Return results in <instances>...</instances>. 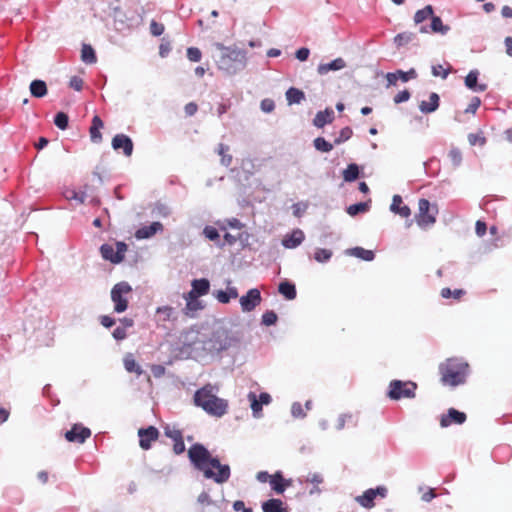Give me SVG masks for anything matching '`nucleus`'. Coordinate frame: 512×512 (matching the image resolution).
<instances>
[{"label": "nucleus", "instance_id": "obj_19", "mask_svg": "<svg viewBox=\"0 0 512 512\" xmlns=\"http://www.w3.org/2000/svg\"><path fill=\"white\" fill-rule=\"evenodd\" d=\"M192 289L188 292L190 298L204 296L209 292L210 283L207 279H195L191 283Z\"/></svg>", "mask_w": 512, "mask_h": 512}, {"label": "nucleus", "instance_id": "obj_17", "mask_svg": "<svg viewBox=\"0 0 512 512\" xmlns=\"http://www.w3.org/2000/svg\"><path fill=\"white\" fill-rule=\"evenodd\" d=\"M450 30L449 26L444 25L441 18L433 15L431 18L430 26H420L419 31L421 33H439L441 35H445Z\"/></svg>", "mask_w": 512, "mask_h": 512}, {"label": "nucleus", "instance_id": "obj_61", "mask_svg": "<svg viewBox=\"0 0 512 512\" xmlns=\"http://www.w3.org/2000/svg\"><path fill=\"white\" fill-rule=\"evenodd\" d=\"M261 110L265 113H270L274 110V102L270 99H264L261 101Z\"/></svg>", "mask_w": 512, "mask_h": 512}, {"label": "nucleus", "instance_id": "obj_39", "mask_svg": "<svg viewBox=\"0 0 512 512\" xmlns=\"http://www.w3.org/2000/svg\"><path fill=\"white\" fill-rule=\"evenodd\" d=\"M332 255H333V253L329 249L316 248L314 251L313 257H314L315 261H317L318 263L324 264V263H327L331 259Z\"/></svg>", "mask_w": 512, "mask_h": 512}, {"label": "nucleus", "instance_id": "obj_60", "mask_svg": "<svg viewBox=\"0 0 512 512\" xmlns=\"http://www.w3.org/2000/svg\"><path fill=\"white\" fill-rule=\"evenodd\" d=\"M306 481L314 485H319L323 482V477L320 473H309Z\"/></svg>", "mask_w": 512, "mask_h": 512}, {"label": "nucleus", "instance_id": "obj_59", "mask_svg": "<svg viewBox=\"0 0 512 512\" xmlns=\"http://www.w3.org/2000/svg\"><path fill=\"white\" fill-rule=\"evenodd\" d=\"M310 50L306 47L300 48L295 52V57L301 61L304 62L309 58Z\"/></svg>", "mask_w": 512, "mask_h": 512}, {"label": "nucleus", "instance_id": "obj_50", "mask_svg": "<svg viewBox=\"0 0 512 512\" xmlns=\"http://www.w3.org/2000/svg\"><path fill=\"white\" fill-rule=\"evenodd\" d=\"M229 148L223 144H220L218 147V153L222 156L221 162L225 166H229L232 161V157L230 155H227Z\"/></svg>", "mask_w": 512, "mask_h": 512}, {"label": "nucleus", "instance_id": "obj_54", "mask_svg": "<svg viewBox=\"0 0 512 512\" xmlns=\"http://www.w3.org/2000/svg\"><path fill=\"white\" fill-rule=\"evenodd\" d=\"M468 142L472 146H475V145L483 146L486 143V139L479 133H477V134L472 133V134L468 135Z\"/></svg>", "mask_w": 512, "mask_h": 512}, {"label": "nucleus", "instance_id": "obj_35", "mask_svg": "<svg viewBox=\"0 0 512 512\" xmlns=\"http://www.w3.org/2000/svg\"><path fill=\"white\" fill-rule=\"evenodd\" d=\"M248 401L250 402V408L255 418L261 417L262 404L258 400L257 395L254 392H249L247 395Z\"/></svg>", "mask_w": 512, "mask_h": 512}, {"label": "nucleus", "instance_id": "obj_41", "mask_svg": "<svg viewBox=\"0 0 512 512\" xmlns=\"http://www.w3.org/2000/svg\"><path fill=\"white\" fill-rule=\"evenodd\" d=\"M217 224L219 225V228L221 230H226L227 227H229L231 229L240 230L244 227V224L237 218L226 219L222 222H218Z\"/></svg>", "mask_w": 512, "mask_h": 512}, {"label": "nucleus", "instance_id": "obj_55", "mask_svg": "<svg viewBox=\"0 0 512 512\" xmlns=\"http://www.w3.org/2000/svg\"><path fill=\"white\" fill-rule=\"evenodd\" d=\"M463 294V291L462 290H459V289H456V290H451L449 288H443L441 290V296L443 298H450V297H453L455 299H459Z\"/></svg>", "mask_w": 512, "mask_h": 512}, {"label": "nucleus", "instance_id": "obj_29", "mask_svg": "<svg viewBox=\"0 0 512 512\" xmlns=\"http://www.w3.org/2000/svg\"><path fill=\"white\" fill-rule=\"evenodd\" d=\"M103 126V121L98 116H94L92 120V126L90 128V136L93 142L99 143L102 140L100 130L103 128Z\"/></svg>", "mask_w": 512, "mask_h": 512}, {"label": "nucleus", "instance_id": "obj_8", "mask_svg": "<svg viewBox=\"0 0 512 512\" xmlns=\"http://www.w3.org/2000/svg\"><path fill=\"white\" fill-rule=\"evenodd\" d=\"M418 206L419 212L416 216V222L422 229H427L436 222L437 208L431 206L426 199H420Z\"/></svg>", "mask_w": 512, "mask_h": 512}, {"label": "nucleus", "instance_id": "obj_56", "mask_svg": "<svg viewBox=\"0 0 512 512\" xmlns=\"http://www.w3.org/2000/svg\"><path fill=\"white\" fill-rule=\"evenodd\" d=\"M202 53L196 47H190L187 49V57L192 62H198L201 60Z\"/></svg>", "mask_w": 512, "mask_h": 512}, {"label": "nucleus", "instance_id": "obj_5", "mask_svg": "<svg viewBox=\"0 0 512 512\" xmlns=\"http://www.w3.org/2000/svg\"><path fill=\"white\" fill-rule=\"evenodd\" d=\"M194 402L206 413L215 417H222L228 408L227 401L216 396L215 387L212 385H206L196 391Z\"/></svg>", "mask_w": 512, "mask_h": 512}, {"label": "nucleus", "instance_id": "obj_4", "mask_svg": "<svg viewBox=\"0 0 512 512\" xmlns=\"http://www.w3.org/2000/svg\"><path fill=\"white\" fill-rule=\"evenodd\" d=\"M441 383L449 387H457L466 382L469 365L461 358H449L439 366Z\"/></svg>", "mask_w": 512, "mask_h": 512}, {"label": "nucleus", "instance_id": "obj_7", "mask_svg": "<svg viewBox=\"0 0 512 512\" xmlns=\"http://www.w3.org/2000/svg\"><path fill=\"white\" fill-rule=\"evenodd\" d=\"M417 385L410 381L393 380L389 384L388 396L393 400L414 398Z\"/></svg>", "mask_w": 512, "mask_h": 512}, {"label": "nucleus", "instance_id": "obj_58", "mask_svg": "<svg viewBox=\"0 0 512 512\" xmlns=\"http://www.w3.org/2000/svg\"><path fill=\"white\" fill-rule=\"evenodd\" d=\"M150 32L153 36H160L164 32L163 24L152 21L150 23Z\"/></svg>", "mask_w": 512, "mask_h": 512}, {"label": "nucleus", "instance_id": "obj_22", "mask_svg": "<svg viewBox=\"0 0 512 512\" xmlns=\"http://www.w3.org/2000/svg\"><path fill=\"white\" fill-rule=\"evenodd\" d=\"M478 70H471L465 77V85L474 92H483L487 89L486 84H478Z\"/></svg>", "mask_w": 512, "mask_h": 512}, {"label": "nucleus", "instance_id": "obj_21", "mask_svg": "<svg viewBox=\"0 0 512 512\" xmlns=\"http://www.w3.org/2000/svg\"><path fill=\"white\" fill-rule=\"evenodd\" d=\"M390 211L400 215L403 218H408L411 215L410 208L403 204V200L400 195L393 196L392 203L390 205Z\"/></svg>", "mask_w": 512, "mask_h": 512}, {"label": "nucleus", "instance_id": "obj_13", "mask_svg": "<svg viewBox=\"0 0 512 512\" xmlns=\"http://www.w3.org/2000/svg\"><path fill=\"white\" fill-rule=\"evenodd\" d=\"M112 147L114 150L123 149V153L128 157L131 156L133 152V142L124 134H117L113 137Z\"/></svg>", "mask_w": 512, "mask_h": 512}, {"label": "nucleus", "instance_id": "obj_34", "mask_svg": "<svg viewBox=\"0 0 512 512\" xmlns=\"http://www.w3.org/2000/svg\"><path fill=\"white\" fill-rule=\"evenodd\" d=\"M30 92L34 97H43L47 94V87L44 81L34 80L30 84Z\"/></svg>", "mask_w": 512, "mask_h": 512}, {"label": "nucleus", "instance_id": "obj_2", "mask_svg": "<svg viewBox=\"0 0 512 512\" xmlns=\"http://www.w3.org/2000/svg\"><path fill=\"white\" fill-rule=\"evenodd\" d=\"M188 456L195 468L201 471L205 478L212 479L218 484L226 482L230 477V467L223 465L217 458L200 444H194L188 450Z\"/></svg>", "mask_w": 512, "mask_h": 512}, {"label": "nucleus", "instance_id": "obj_46", "mask_svg": "<svg viewBox=\"0 0 512 512\" xmlns=\"http://www.w3.org/2000/svg\"><path fill=\"white\" fill-rule=\"evenodd\" d=\"M367 210H368V204H366V203H357V204L350 205L347 208V213L350 216H355V215H357L359 213L366 212Z\"/></svg>", "mask_w": 512, "mask_h": 512}, {"label": "nucleus", "instance_id": "obj_3", "mask_svg": "<svg viewBox=\"0 0 512 512\" xmlns=\"http://www.w3.org/2000/svg\"><path fill=\"white\" fill-rule=\"evenodd\" d=\"M214 47L219 52L216 58L217 68L227 75H235L247 66V53L235 45L225 46L215 43Z\"/></svg>", "mask_w": 512, "mask_h": 512}, {"label": "nucleus", "instance_id": "obj_20", "mask_svg": "<svg viewBox=\"0 0 512 512\" xmlns=\"http://www.w3.org/2000/svg\"><path fill=\"white\" fill-rule=\"evenodd\" d=\"M346 67V62L343 58L339 57L329 63H321L317 67L319 75H326L331 71H339Z\"/></svg>", "mask_w": 512, "mask_h": 512}, {"label": "nucleus", "instance_id": "obj_12", "mask_svg": "<svg viewBox=\"0 0 512 512\" xmlns=\"http://www.w3.org/2000/svg\"><path fill=\"white\" fill-rule=\"evenodd\" d=\"M466 421V415L454 408H450L446 414L440 417V426L446 428L451 424H463Z\"/></svg>", "mask_w": 512, "mask_h": 512}, {"label": "nucleus", "instance_id": "obj_28", "mask_svg": "<svg viewBox=\"0 0 512 512\" xmlns=\"http://www.w3.org/2000/svg\"><path fill=\"white\" fill-rule=\"evenodd\" d=\"M345 253L349 256H354V257L360 258L365 261H372L375 256L373 251L366 250L362 247H355V248L348 249V250H346Z\"/></svg>", "mask_w": 512, "mask_h": 512}, {"label": "nucleus", "instance_id": "obj_18", "mask_svg": "<svg viewBox=\"0 0 512 512\" xmlns=\"http://www.w3.org/2000/svg\"><path fill=\"white\" fill-rule=\"evenodd\" d=\"M158 430L150 426L147 429H139L138 436L140 438V447L147 450L151 446V442L158 437Z\"/></svg>", "mask_w": 512, "mask_h": 512}, {"label": "nucleus", "instance_id": "obj_33", "mask_svg": "<svg viewBox=\"0 0 512 512\" xmlns=\"http://www.w3.org/2000/svg\"><path fill=\"white\" fill-rule=\"evenodd\" d=\"M434 15L433 8L430 5L425 6L423 9L418 10L414 15V22L416 25L421 24L425 20L432 18Z\"/></svg>", "mask_w": 512, "mask_h": 512}, {"label": "nucleus", "instance_id": "obj_32", "mask_svg": "<svg viewBox=\"0 0 512 512\" xmlns=\"http://www.w3.org/2000/svg\"><path fill=\"white\" fill-rule=\"evenodd\" d=\"M81 60L87 64H94L97 61L96 54L91 45L83 44L81 49Z\"/></svg>", "mask_w": 512, "mask_h": 512}, {"label": "nucleus", "instance_id": "obj_49", "mask_svg": "<svg viewBox=\"0 0 512 512\" xmlns=\"http://www.w3.org/2000/svg\"><path fill=\"white\" fill-rule=\"evenodd\" d=\"M449 159L454 167H458L462 162L461 151L457 148H452L449 152Z\"/></svg>", "mask_w": 512, "mask_h": 512}, {"label": "nucleus", "instance_id": "obj_63", "mask_svg": "<svg viewBox=\"0 0 512 512\" xmlns=\"http://www.w3.org/2000/svg\"><path fill=\"white\" fill-rule=\"evenodd\" d=\"M409 98H410V93L407 90H404V91L399 92L394 97V102L397 103V104L398 103H402V102L407 101Z\"/></svg>", "mask_w": 512, "mask_h": 512}, {"label": "nucleus", "instance_id": "obj_14", "mask_svg": "<svg viewBox=\"0 0 512 512\" xmlns=\"http://www.w3.org/2000/svg\"><path fill=\"white\" fill-rule=\"evenodd\" d=\"M304 239V232L301 229H294L291 233L283 237L282 245L287 249H294L301 245Z\"/></svg>", "mask_w": 512, "mask_h": 512}, {"label": "nucleus", "instance_id": "obj_27", "mask_svg": "<svg viewBox=\"0 0 512 512\" xmlns=\"http://www.w3.org/2000/svg\"><path fill=\"white\" fill-rule=\"evenodd\" d=\"M123 364L124 368L129 373H136L138 376H140L143 373L142 368L140 365L136 362L133 355L131 353H128L123 358Z\"/></svg>", "mask_w": 512, "mask_h": 512}, {"label": "nucleus", "instance_id": "obj_62", "mask_svg": "<svg viewBox=\"0 0 512 512\" xmlns=\"http://www.w3.org/2000/svg\"><path fill=\"white\" fill-rule=\"evenodd\" d=\"M481 104V101L478 97H474L472 98L470 104L468 105V107L466 108L465 112L466 113H475L476 110L478 109V107L480 106Z\"/></svg>", "mask_w": 512, "mask_h": 512}, {"label": "nucleus", "instance_id": "obj_31", "mask_svg": "<svg viewBox=\"0 0 512 512\" xmlns=\"http://www.w3.org/2000/svg\"><path fill=\"white\" fill-rule=\"evenodd\" d=\"M263 512H287L280 499H270L262 504Z\"/></svg>", "mask_w": 512, "mask_h": 512}, {"label": "nucleus", "instance_id": "obj_38", "mask_svg": "<svg viewBox=\"0 0 512 512\" xmlns=\"http://www.w3.org/2000/svg\"><path fill=\"white\" fill-rule=\"evenodd\" d=\"M63 195L67 200H75L81 204L84 203L87 198V194L85 191L78 192L74 189H66Z\"/></svg>", "mask_w": 512, "mask_h": 512}, {"label": "nucleus", "instance_id": "obj_1", "mask_svg": "<svg viewBox=\"0 0 512 512\" xmlns=\"http://www.w3.org/2000/svg\"><path fill=\"white\" fill-rule=\"evenodd\" d=\"M182 343L195 358L218 355L238 343V339L224 327H217L211 333L190 329L182 336Z\"/></svg>", "mask_w": 512, "mask_h": 512}, {"label": "nucleus", "instance_id": "obj_40", "mask_svg": "<svg viewBox=\"0 0 512 512\" xmlns=\"http://www.w3.org/2000/svg\"><path fill=\"white\" fill-rule=\"evenodd\" d=\"M359 168L356 164H349L343 171V178L346 182H352L358 178Z\"/></svg>", "mask_w": 512, "mask_h": 512}, {"label": "nucleus", "instance_id": "obj_9", "mask_svg": "<svg viewBox=\"0 0 512 512\" xmlns=\"http://www.w3.org/2000/svg\"><path fill=\"white\" fill-rule=\"evenodd\" d=\"M126 251L127 245L123 242H117L114 245L103 244L100 248L102 257L114 264L123 261Z\"/></svg>", "mask_w": 512, "mask_h": 512}, {"label": "nucleus", "instance_id": "obj_16", "mask_svg": "<svg viewBox=\"0 0 512 512\" xmlns=\"http://www.w3.org/2000/svg\"><path fill=\"white\" fill-rule=\"evenodd\" d=\"M162 231H163L162 223L156 221V222L151 223L150 225L143 226V227L139 228L135 233V237L138 240L149 239V238L153 237L155 234L160 233Z\"/></svg>", "mask_w": 512, "mask_h": 512}, {"label": "nucleus", "instance_id": "obj_53", "mask_svg": "<svg viewBox=\"0 0 512 512\" xmlns=\"http://www.w3.org/2000/svg\"><path fill=\"white\" fill-rule=\"evenodd\" d=\"M450 72L449 68H444L442 65H435L432 67V74L435 77H441L442 79H446Z\"/></svg>", "mask_w": 512, "mask_h": 512}, {"label": "nucleus", "instance_id": "obj_23", "mask_svg": "<svg viewBox=\"0 0 512 512\" xmlns=\"http://www.w3.org/2000/svg\"><path fill=\"white\" fill-rule=\"evenodd\" d=\"M334 120V111L331 108H326L319 111L313 120V124L317 128H323L326 124H330Z\"/></svg>", "mask_w": 512, "mask_h": 512}, {"label": "nucleus", "instance_id": "obj_47", "mask_svg": "<svg viewBox=\"0 0 512 512\" xmlns=\"http://www.w3.org/2000/svg\"><path fill=\"white\" fill-rule=\"evenodd\" d=\"M352 129L349 127H344L341 129L339 136L335 138L334 144L339 145L347 140H349L352 136Z\"/></svg>", "mask_w": 512, "mask_h": 512}, {"label": "nucleus", "instance_id": "obj_37", "mask_svg": "<svg viewBox=\"0 0 512 512\" xmlns=\"http://www.w3.org/2000/svg\"><path fill=\"white\" fill-rule=\"evenodd\" d=\"M279 292L288 300H293L296 297L295 285L288 281H284L279 284Z\"/></svg>", "mask_w": 512, "mask_h": 512}, {"label": "nucleus", "instance_id": "obj_11", "mask_svg": "<svg viewBox=\"0 0 512 512\" xmlns=\"http://www.w3.org/2000/svg\"><path fill=\"white\" fill-rule=\"evenodd\" d=\"M91 435L90 429L82 425L75 424L71 430L65 433V438L69 442L84 443Z\"/></svg>", "mask_w": 512, "mask_h": 512}, {"label": "nucleus", "instance_id": "obj_43", "mask_svg": "<svg viewBox=\"0 0 512 512\" xmlns=\"http://www.w3.org/2000/svg\"><path fill=\"white\" fill-rule=\"evenodd\" d=\"M156 313L158 314L160 321H169L173 317L174 308L171 306L158 307Z\"/></svg>", "mask_w": 512, "mask_h": 512}, {"label": "nucleus", "instance_id": "obj_15", "mask_svg": "<svg viewBox=\"0 0 512 512\" xmlns=\"http://www.w3.org/2000/svg\"><path fill=\"white\" fill-rule=\"evenodd\" d=\"M417 77V73L415 69H410L407 72H404L402 70H398L394 73H387L386 74V80H387V86L396 85L397 81L400 79L402 82H407L411 79H415Z\"/></svg>", "mask_w": 512, "mask_h": 512}, {"label": "nucleus", "instance_id": "obj_26", "mask_svg": "<svg viewBox=\"0 0 512 512\" xmlns=\"http://www.w3.org/2000/svg\"><path fill=\"white\" fill-rule=\"evenodd\" d=\"M439 107V96L437 93H431L428 101H421L419 104V110L422 113H432Z\"/></svg>", "mask_w": 512, "mask_h": 512}, {"label": "nucleus", "instance_id": "obj_25", "mask_svg": "<svg viewBox=\"0 0 512 512\" xmlns=\"http://www.w3.org/2000/svg\"><path fill=\"white\" fill-rule=\"evenodd\" d=\"M214 296L220 303L227 304L231 299H236L238 297V290L234 286H228L225 291H216Z\"/></svg>", "mask_w": 512, "mask_h": 512}, {"label": "nucleus", "instance_id": "obj_36", "mask_svg": "<svg viewBox=\"0 0 512 512\" xmlns=\"http://www.w3.org/2000/svg\"><path fill=\"white\" fill-rule=\"evenodd\" d=\"M304 97V93L297 88L291 87L286 91V99L289 105L299 104L304 99Z\"/></svg>", "mask_w": 512, "mask_h": 512}, {"label": "nucleus", "instance_id": "obj_57", "mask_svg": "<svg viewBox=\"0 0 512 512\" xmlns=\"http://www.w3.org/2000/svg\"><path fill=\"white\" fill-rule=\"evenodd\" d=\"M277 321V315L273 311H267L262 316V323L266 326L275 324Z\"/></svg>", "mask_w": 512, "mask_h": 512}, {"label": "nucleus", "instance_id": "obj_42", "mask_svg": "<svg viewBox=\"0 0 512 512\" xmlns=\"http://www.w3.org/2000/svg\"><path fill=\"white\" fill-rule=\"evenodd\" d=\"M313 143H314L315 149L320 152L328 153V152L332 151V149H333V144L326 141L323 137L315 138Z\"/></svg>", "mask_w": 512, "mask_h": 512}, {"label": "nucleus", "instance_id": "obj_24", "mask_svg": "<svg viewBox=\"0 0 512 512\" xmlns=\"http://www.w3.org/2000/svg\"><path fill=\"white\" fill-rule=\"evenodd\" d=\"M270 485L276 493L282 494L286 487L291 485V480H285L281 473L277 472L271 476Z\"/></svg>", "mask_w": 512, "mask_h": 512}, {"label": "nucleus", "instance_id": "obj_52", "mask_svg": "<svg viewBox=\"0 0 512 512\" xmlns=\"http://www.w3.org/2000/svg\"><path fill=\"white\" fill-rule=\"evenodd\" d=\"M203 234L207 239H209L211 241H217V240H219V237H220L217 229L212 226H206L203 229Z\"/></svg>", "mask_w": 512, "mask_h": 512}, {"label": "nucleus", "instance_id": "obj_51", "mask_svg": "<svg viewBox=\"0 0 512 512\" xmlns=\"http://www.w3.org/2000/svg\"><path fill=\"white\" fill-rule=\"evenodd\" d=\"M291 414L294 418H304L306 416L304 408L299 402H294L291 405Z\"/></svg>", "mask_w": 512, "mask_h": 512}, {"label": "nucleus", "instance_id": "obj_10", "mask_svg": "<svg viewBox=\"0 0 512 512\" xmlns=\"http://www.w3.org/2000/svg\"><path fill=\"white\" fill-rule=\"evenodd\" d=\"M239 302L243 312L254 310L261 303L260 291L256 288L250 289L246 295L240 297Z\"/></svg>", "mask_w": 512, "mask_h": 512}, {"label": "nucleus", "instance_id": "obj_45", "mask_svg": "<svg viewBox=\"0 0 512 512\" xmlns=\"http://www.w3.org/2000/svg\"><path fill=\"white\" fill-rule=\"evenodd\" d=\"M414 38L413 33L404 32L395 36L394 42L397 46H403L411 42Z\"/></svg>", "mask_w": 512, "mask_h": 512}, {"label": "nucleus", "instance_id": "obj_6", "mask_svg": "<svg viewBox=\"0 0 512 512\" xmlns=\"http://www.w3.org/2000/svg\"><path fill=\"white\" fill-rule=\"evenodd\" d=\"M132 292V287L128 282L122 281L114 285L111 290V300L114 303V311L124 312L128 307V300Z\"/></svg>", "mask_w": 512, "mask_h": 512}, {"label": "nucleus", "instance_id": "obj_30", "mask_svg": "<svg viewBox=\"0 0 512 512\" xmlns=\"http://www.w3.org/2000/svg\"><path fill=\"white\" fill-rule=\"evenodd\" d=\"M374 499L375 493L373 492V489H368L362 495L355 498L356 502H358L362 507L368 509L374 507Z\"/></svg>", "mask_w": 512, "mask_h": 512}, {"label": "nucleus", "instance_id": "obj_48", "mask_svg": "<svg viewBox=\"0 0 512 512\" xmlns=\"http://www.w3.org/2000/svg\"><path fill=\"white\" fill-rule=\"evenodd\" d=\"M54 123L59 129L65 130L68 126V116L63 112H59L55 116Z\"/></svg>", "mask_w": 512, "mask_h": 512}, {"label": "nucleus", "instance_id": "obj_44", "mask_svg": "<svg viewBox=\"0 0 512 512\" xmlns=\"http://www.w3.org/2000/svg\"><path fill=\"white\" fill-rule=\"evenodd\" d=\"M184 299L186 301V309L188 311H196L202 308L198 297L190 298V294L187 293L184 295Z\"/></svg>", "mask_w": 512, "mask_h": 512}, {"label": "nucleus", "instance_id": "obj_64", "mask_svg": "<svg viewBox=\"0 0 512 512\" xmlns=\"http://www.w3.org/2000/svg\"><path fill=\"white\" fill-rule=\"evenodd\" d=\"M486 230H487V227H486V224L480 220H478L476 222V225H475V232L476 234L479 236V237H482L485 235L486 233Z\"/></svg>", "mask_w": 512, "mask_h": 512}]
</instances>
